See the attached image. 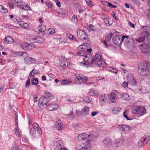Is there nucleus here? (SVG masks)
I'll return each mask as SVG.
<instances>
[{"instance_id":"f257e3e1","label":"nucleus","mask_w":150,"mask_h":150,"mask_svg":"<svg viewBox=\"0 0 150 150\" xmlns=\"http://www.w3.org/2000/svg\"><path fill=\"white\" fill-rule=\"evenodd\" d=\"M150 67V62L143 61L139 66L138 71L142 75H148L149 74L148 69Z\"/></svg>"},{"instance_id":"f03ea898","label":"nucleus","mask_w":150,"mask_h":150,"mask_svg":"<svg viewBox=\"0 0 150 150\" xmlns=\"http://www.w3.org/2000/svg\"><path fill=\"white\" fill-rule=\"evenodd\" d=\"M131 110L134 114H139L140 116H143L146 113V110L144 106H134L131 108Z\"/></svg>"},{"instance_id":"7ed1b4c3","label":"nucleus","mask_w":150,"mask_h":150,"mask_svg":"<svg viewBox=\"0 0 150 150\" xmlns=\"http://www.w3.org/2000/svg\"><path fill=\"white\" fill-rule=\"evenodd\" d=\"M94 58L95 62L97 63L99 66L102 67H106V64L102 59L101 55L100 52L96 53Z\"/></svg>"},{"instance_id":"20e7f679","label":"nucleus","mask_w":150,"mask_h":150,"mask_svg":"<svg viewBox=\"0 0 150 150\" xmlns=\"http://www.w3.org/2000/svg\"><path fill=\"white\" fill-rule=\"evenodd\" d=\"M91 148L90 141L88 140L78 146L76 150H90Z\"/></svg>"},{"instance_id":"39448f33","label":"nucleus","mask_w":150,"mask_h":150,"mask_svg":"<svg viewBox=\"0 0 150 150\" xmlns=\"http://www.w3.org/2000/svg\"><path fill=\"white\" fill-rule=\"evenodd\" d=\"M87 79V77L85 76H77L74 78V81L76 83L81 84L84 83Z\"/></svg>"},{"instance_id":"423d86ee","label":"nucleus","mask_w":150,"mask_h":150,"mask_svg":"<svg viewBox=\"0 0 150 150\" xmlns=\"http://www.w3.org/2000/svg\"><path fill=\"white\" fill-rule=\"evenodd\" d=\"M140 48L144 53H147L150 52V45L148 43H143L141 45Z\"/></svg>"},{"instance_id":"0eeeda50","label":"nucleus","mask_w":150,"mask_h":150,"mask_svg":"<svg viewBox=\"0 0 150 150\" xmlns=\"http://www.w3.org/2000/svg\"><path fill=\"white\" fill-rule=\"evenodd\" d=\"M142 28L144 29L146 40L150 43V28L148 26H143Z\"/></svg>"},{"instance_id":"6e6552de","label":"nucleus","mask_w":150,"mask_h":150,"mask_svg":"<svg viewBox=\"0 0 150 150\" xmlns=\"http://www.w3.org/2000/svg\"><path fill=\"white\" fill-rule=\"evenodd\" d=\"M61 59L60 60L59 64L63 67H66L69 65L70 63L68 60L64 57H61Z\"/></svg>"},{"instance_id":"1a4fd4ad","label":"nucleus","mask_w":150,"mask_h":150,"mask_svg":"<svg viewBox=\"0 0 150 150\" xmlns=\"http://www.w3.org/2000/svg\"><path fill=\"white\" fill-rule=\"evenodd\" d=\"M86 34L85 32L82 30H79L77 32V35L78 38L81 40H85L86 38Z\"/></svg>"},{"instance_id":"9d476101","label":"nucleus","mask_w":150,"mask_h":150,"mask_svg":"<svg viewBox=\"0 0 150 150\" xmlns=\"http://www.w3.org/2000/svg\"><path fill=\"white\" fill-rule=\"evenodd\" d=\"M113 42L114 44L119 45L122 42V36L120 35H116L112 38Z\"/></svg>"},{"instance_id":"9b49d317","label":"nucleus","mask_w":150,"mask_h":150,"mask_svg":"<svg viewBox=\"0 0 150 150\" xmlns=\"http://www.w3.org/2000/svg\"><path fill=\"white\" fill-rule=\"evenodd\" d=\"M84 62H86L88 64H92L95 61L94 59L90 54H88L87 56H85L83 58Z\"/></svg>"},{"instance_id":"f8f14e48","label":"nucleus","mask_w":150,"mask_h":150,"mask_svg":"<svg viewBox=\"0 0 150 150\" xmlns=\"http://www.w3.org/2000/svg\"><path fill=\"white\" fill-rule=\"evenodd\" d=\"M112 140L110 137H106L103 141V146L105 147H108L112 144Z\"/></svg>"},{"instance_id":"ddd939ff","label":"nucleus","mask_w":150,"mask_h":150,"mask_svg":"<svg viewBox=\"0 0 150 150\" xmlns=\"http://www.w3.org/2000/svg\"><path fill=\"white\" fill-rule=\"evenodd\" d=\"M117 93L118 91L117 90H116L112 91L110 94L109 98L112 103L115 102L117 100V98L116 96Z\"/></svg>"},{"instance_id":"4468645a","label":"nucleus","mask_w":150,"mask_h":150,"mask_svg":"<svg viewBox=\"0 0 150 150\" xmlns=\"http://www.w3.org/2000/svg\"><path fill=\"white\" fill-rule=\"evenodd\" d=\"M27 55L24 58V62L27 64H33L35 62V59L32 57H31L27 56Z\"/></svg>"},{"instance_id":"2eb2a0df","label":"nucleus","mask_w":150,"mask_h":150,"mask_svg":"<svg viewBox=\"0 0 150 150\" xmlns=\"http://www.w3.org/2000/svg\"><path fill=\"white\" fill-rule=\"evenodd\" d=\"M145 33L144 30V29H143V30L140 33L141 37H139V38L137 39L136 40V41L139 42H141L144 40L146 38Z\"/></svg>"},{"instance_id":"dca6fc26","label":"nucleus","mask_w":150,"mask_h":150,"mask_svg":"<svg viewBox=\"0 0 150 150\" xmlns=\"http://www.w3.org/2000/svg\"><path fill=\"white\" fill-rule=\"evenodd\" d=\"M87 136H88V139H90L91 141H93L98 136V134L97 133L93 132L89 134H88Z\"/></svg>"},{"instance_id":"f3484780","label":"nucleus","mask_w":150,"mask_h":150,"mask_svg":"<svg viewBox=\"0 0 150 150\" xmlns=\"http://www.w3.org/2000/svg\"><path fill=\"white\" fill-rule=\"evenodd\" d=\"M39 103L42 105H46L48 102V100L47 97L43 96L39 99Z\"/></svg>"},{"instance_id":"a211bd4d","label":"nucleus","mask_w":150,"mask_h":150,"mask_svg":"<svg viewBox=\"0 0 150 150\" xmlns=\"http://www.w3.org/2000/svg\"><path fill=\"white\" fill-rule=\"evenodd\" d=\"M119 129L120 131H127L129 130L130 128L128 125H119Z\"/></svg>"},{"instance_id":"6ab92c4d","label":"nucleus","mask_w":150,"mask_h":150,"mask_svg":"<svg viewBox=\"0 0 150 150\" xmlns=\"http://www.w3.org/2000/svg\"><path fill=\"white\" fill-rule=\"evenodd\" d=\"M47 108L48 110L50 111L55 110L58 108V106L56 105V104H51L48 105Z\"/></svg>"},{"instance_id":"aec40b11","label":"nucleus","mask_w":150,"mask_h":150,"mask_svg":"<svg viewBox=\"0 0 150 150\" xmlns=\"http://www.w3.org/2000/svg\"><path fill=\"white\" fill-rule=\"evenodd\" d=\"M127 77L128 81L131 82L132 85H135L136 84V81L133 76H127Z\"/></svg>"},{"instance_id":"412c9836","label":"nucleus","mask_w":150,"mask_h":150,"mask_svg":"<svg viewBox=\"0 0 150 150\" xmlns=\"http://www.w3.org/2000/svg\"><path fill=\"white\" fill-rule=\"evenodd\" d=\"M129 36H122V42L124 40V42H125L126 44L129 43L130 41H131L132 40L131 39L129 38Z\"/></svg>"},{"instance_id":"4be33fe9","label":"nucleus","mask_w":150,"mask_h":150,"mask_svg":"<svg viewBox=\"0 0 150 150\" xmlns=\"http://www.w3.org/2000/svg\"><path fill=\"white\" fill-rule=\"evenodd\" d=\"M22 47L24 49L27 47L29 49H32L35 47V46L33 44H29L28 43H25L22 45Z\"/></svg>"},{"instance_id":"5701e85b","label":"nucleus","mask_w":150,"mask_h":150,"mask_svg":"<svg viewBox=\"0 0 150 150\" xmlns=\"http://www.w3.org/2000/svg\"><path fill=\"white\" fill-rule=\"evenodd\" d=\"M141 138L142 141H143V144L145 145L149 141L150 139V137L148 135H145L143 138Z\"/></svg>"},{"instance_id":"b1692460","label":"nucleus","mask_w":150,"mask_h":150,"mask_svg":"<svg viewBox=\"0 0 150 150\" xmlns=\"http://www.w3.org/2000/svg\"><path fill=\"white\" fill-rule=\"evenodd\" d=\"M62 141L60 140L54 142V148L57 150L60 149V146H61V144L62 143Z\"/></svg>"},{"instance_id":"393cba45","label":"nucleus","mask_w":150,"mask_h":150,"mask_svg":"<svg viewBox=\"0 0 150 150\" xmlns=\"http://www.w3.org/2000/svg\"><path fill=\"white\" fill-rule=\"evenodd\" d=\"M88 136H87V134L85 133H82L79 135L78 136V139L79 140H83L85 139H88Z\"/></svg>"},{"instance_id":"a878e982","label":"nucleus","mask_w":150,"mask_h":150,"mask_svg":"<svg viewBox=\"0 0 150 150\" xmlns=\"http://www.w3.org/2000/svg\"><path fill=\"white\" fill-rule=\"evenodd\" d=\"M56 127L57 129L60 130L62 129V125L61 122V120H58L56 123Z\"/></svg>"},{"instance_id":"bb28decb","label":"nucleus","mask_w":150,"mask_h":150,"mask_svg":"<svg viewBox=\"0 0 150 150\" xmlns=\"http://www.w3.org/2000/svg\"><path fill=\"white\" fill-rule=\"evenodd\" d=\"M90 108L87 106H84L81 111L82 113L87 115L88 113Z\"/></svg>"},{"instance_id":"cd10ccee","label":"nucleus","mask_w":150,"mask_h":150,"mask_svg":"<svg viewBox=\"0 0 150 150\" xmlns=\"http://www.w3.org/2000/svg\"><path fill=\"white\" fill-rule=\"evenodd\" d=\"M99 100L100 103L102 105H103L105 103V102L107 100V99L105 97V96L104 95H101L100 96H99Z\"/></svg>"},{"instance_id":"c85d7f7f","label":"nucleus","mask_w":150,"mask_h":150,"mask_svg":"<svg viewBox=\"0 0 150 150\" xmlns=\"http://www.w3.org/2000/svg\"><path fill=\"white\" fill-rule=\"evenodd\" d=\"M108 69L109 71L115 74H117L118 72V70L115 68L109 67Z\"/></svg>"},{"instance_id":"c756f323","label":"nucleus","mask_w":150,"mask_h":150,"mask_svg":"<svg viewBox=\"0 0 150 150\" xmlns=\"http://www.w3.org/2000/svg\"><path fill=\"white\" fill-rule=\"evenodd\" d=\"M124 142L122 139H118L116 141L115 143V146L117 147H118L121 146L123 143Z\"/></svg>"},{"instance_id":"7c9ffc66","label":"nucleus","mask_w":150,"mask_h":150,"mask_svg":"<svg viewBox=\"0 0 150 150\" xmlns=\"http://www.w3.org/2000/svg\"><path fill=\"white\" fill-rule=\"evenodd\" d=\"M20 25L22 27L25 29H28L29 28L28 24L24 22H21L20 23Z\"/></svg>"},{"instance_id":"2f4dec72","label":"nucleus","mask_w":150,"mask_h":150,"mask_svg":"<svg viewBox=\"0 0 150 150\" xmlns=\"http://www.w3.org/2000/svg\"><path fill=\"white\" fill-rule=\"evenodd\" d=\"M71 81H69L67 79H65L62 80L61 82V84L64 85H68L71 83Z\"/></svg>"},{"instance_id":"473e14b6","label":"nucleus","mask_w":150,"mask_h":150,"mask_svg":"<svg viewBox=\"0 0 150 150\" xmlns=\"http://www.w3.org/2000/svg\"><path fill=\"white\" fill-rule=\"evenodd\" d=\"M19 147V144H13L11 147V150H18Z\"/></svg>"},{"instance_id":"72a5a7b5","label":"nucleus","mask_w":150,"mask_h":150,"mask_svg":"<svg viewBox=\"0 0 150 150\" xmlns=\"http://www.w3.org/2000/svg\"><path fill=\"white\" fill-rule=\"evenodd\" d=\"M87 52L85 50H81L78 52L77 55L79 56H87L86 55Z\"/></svg>"},{"instance_id":"f704fd0d","label":"nucleus","mask_w":150,"mask_h":150,"mask_svg":"<svg viewBox=\"0 0 150 150\" xmlns=\"http://www.w3.org/2000/svg\"><path fill=\"white\" fill-rule=\"evenodd\" d=\"M38 28L39 31L40 32H44L46 30V28L43 25H42L40 26H39Z\"/></svg>"},{"instance_id":"c9c22d12","label":"nucleus","mask_w":150,"mask_h":150,"mask_svg":"<svg viewBox=\"0 0 150 150\" xmlns=\"http://www.w3.org/2000/svg\"><path fill=\"white\" fill-rule=\"evenodd\" d=\"M113 35V33H112L107 34L106 35L105 37V40H106L107 41H109L110 40Z\"/></svg>"},{"instance_id":"e433bc0d","label":"nucleus","mask_w":150,"mask_h":150,"mask_svg":"<svg viewBox=\"0 0 150 150\" xmlns=\"http://www.w3.org/2000/svg\"><path fill=\"white\" fill-rule=\"evenodd\" d=\"M89 94L91 96H97L98 93L96 91H93L92 89H90L89 92Z\"/></svg>"},{"instance_id":"4c0bfd02","label":"nucleus","mask_w":150,"mask_h":150,"mask_svg":"<svg viewBox=\"0 0 150 150\" xmlns=\"http://www.w3.org/2000/svg\"><path fill=\"white\" fill-rule=\"evenodd\" d=\"M35 129L33 127L30 129V134L33 136L35 135Z\"/></svg>"},{"instance_id":"58836bf2","label":"nucleus","mask_w":150,"mask_h":150,"mask_svg":"<svg viewBox=\"0 0 150 150\" xmlns=\"http://www.w3.org/2000/svg\"><path fill=\"white\" fill-rule=\"evenodd\" d=\"M6 40L8 41V43L11 44L13 42V40L10 37L8 36L7 38H6Z\"/></svg>"},{"instance_id":"ea45409f","label":"nucleus","mask_w":150,"mask_h":150,"mask_svg":"<svg viewBox=\"0 0 150 150\" xmlns=\"http://www.w3.org/2000/svg\"><path fill=\"white\" fill-rule=\"evenodd\" d=\"M18 126L16 127L15 128V129L14 130V131H15V133H16V135L18 136H19L20 137H21V135L20 134V132L19 131V129H18Z\"/></svg>"},{"instance_id":"a19ab883","label":"nucleus","mask_w":150,"mask_h":150,"mask_svg":"<svg viewBox=\"0 0 150 150\" xmlns=\"http://www.w3.org/2000/svg\"><path fill=\"white\" fill-rule=\"evenodd\" d=\"M17 54L18 55L24 57L27 55V53L26 52H17Z\"/></svg>"},{"instance_id":"79ce46f5","label":"nucleus","mask_w":150,"mask_h":150,"mask_svg":"<svg viewBox=\"0 0 150 150\" xmlns=\"http://www.w3.org/2000/svg\"><path fill=\"white\" fill-rule=\"evenodd\" d=\"M32 83L35 85H37L38 84V81L37 78H35L32 80Z\"/></svg>"},{"instance_id":"37998d69","label":"nucleus","mask_w":150,"mask_h":150,"mask_svg":"<svg viewBox=\"0 0 150 150\" xmlns=\"http://www.w3.org/2000/svg\"><path fill=\"white\" fill-rule=\"evenodd\" d=\"M38 74V70L35 69H33L31 71L29 75H36Z\"/></svg>"},{"instance_id":"c03bdc74","label":"nucleus","mask_w":150,"mask_h":150,"mask_svg":"<svg viewBox=\"0 0 150 150\" xmlns=\"http://www.w3.org/2000/svg\"><path fill=\"white\" fill-rule=\"evenodd\" d=\"M88 29L89 30H91L93 31H95L96 30V29L94 27V26L90 24L88 27Z\"/></svg>"},{"instance_id":"a18cd8bd","label":"nucleus","mask_w":150,"mask_h":150,"mask_svg":"<svg viewBox=\"0 0 150 150\" xmlns=\"http://www.w3.org/2000/svg\"><path fill=\"white\" fill-rule=\"evenodd\" d=\"M108 41L106 40H103L101 41V43H103L105 45V47L107 48H108L109 46V45L107 43Z\"/></svg>"},{"instance_id":"49530a36","label":"nucleus","mask_w":150,"mask_h":150,"mask_svg":"<svg viewBox=\"0 0 150 150\" xmlns=\"http://www.w3.org/2000/svg\"><path fill=\"white\" fill-rule=\"evenodd\" d=\"M129 96L128 94L127 93H124L122 95V98L123 99L127 100Z\"/></svg>"},{"instance_id":"de8ad7c7","label":"nucleus","mask_w":150,"mask_h":150,"mask_svg":"<svg viewBox=\"0 0 150 150\" xmlns=\"http://www.w3.org/2000/svg\"><path fill=\"white\" fill-rule=\"evenodd\" d=\"M84 101L87 103L90 102L91 100V98L89 97H86L84 98Z\"/></svg>"},{"instance_id":"09e8293b","label":"nucleus","mask_w":150,"mask_h":150,"mask_svg":"<svg viewBox=\"0 0 150 150\" xmlns=\"http://www.w3.org/2000/svg\"><path fill=\"white\" fill-rule=\"evenodd\" d=\"M68 117L71 119H72L74 117V114L72 111H71L70 113L68 114Z\"/></svg>"},{"instance_id":"8fccbe9b","label":"nucleus","mask_w":150,"mask_h":150,"mask_svg":"<svg viewBox=\"0 0 150 150\" xmlns=\"http://www.w3.org/2000/svg\"><path fill=\"white\" fill-rule=\"evenodd\" d=\"M22 8L25 10H30L31 9L30 8L28 5H23Z\"/></svg>"},{"instance_id":"3c124183","label":"nucleus","mask_w":150,"mask_h":150,"mask_svg":"<svg viewBox=\"0 0 150 150\" xmlns=\"http://www.w3.org/2000/svg\"><path fill=\"white\" fill-rule=\"evenodd\" d=\"M16 2L17 3V5L18 6L20 7H22L23 5V3L22 1H17Z\"/></svg>"},{"instance_id":"603ef678","label":"nucleus","mask_w":150,"mask_h":150,"mask_svg":"<svg viewBox=\"0 0 150 150\" xmlns=\"http://www.w3.org/2000/svg\"><path fill=\"white\" fill-rule=\"evenodd\" d=\"M47 32L49 34H53L55 32V30L54 29L50 28L47 30Z\"/></svg>"},{"instance_id":"864d4df0","label":"nucleus","mask_w":150,"mask_h":150,"mask_svg":"<svg viewBox=\"0 0 150 150\" xmlns=\"http://www.w3.org/2000/svg\"><path fill=\"white\" fill-rule=\"evenodd\" d=\"M66 36L70 40L73 39L74 37L73 35L69 33H67Z\"/></svg>"},{"instance_id":"5fc2aeb1","label":"nucleus","mask_w":150,"mask_h":150,"mask_svg":"<svg viewBox=\"0 0 150 150\" xmlns=\"http://www.w3.org/2000/svg\"><path fill=\"white\" fill-rule=\"evenodd\" d=\"M115 14H116V12L115 11H113L112 12V16L113 18L114 19L118 21V19L117 17L115 16Z\"/></svg>"},{"instance_id":"6e6d98bb","label":"nucleus","mask_w":150,"mask_h":150,"mask_svg":"<svg viewBox=\"0 0 150 150\" xmlns=\"http://www.w3.org/2000/svg\"><path fill=\"white\" fill-rule=\"evenodd\" d=\"M30 82V79L29 78V77L25 83V87H26L29 86Z\"/></svg>"},{"instance_id":"4d7b16f0","label":"nucleus","mask_w":150,"mask_h":150,"mask_svg":"<svg viewBox=\"0 0 150 150\" xmlns=\"http://www.w3.org/2000/svg\"><path fill=\"white\" fill-rule=\"evenodd\" d=\"M86 2L88 6H91L92 5V2L91 0H86Z\"/></svg>"},{"instance_id":"13d9d810","label":"nucleus","mask_w":150,"mask_h":150,"mask_svg":"<svg viewBox=\"0 0 150 150\" xmlns=\"http://www.w3.org/2000/svg\"><path fill=\"white\" fill-rule=\"evenodd\" d=\"M8 4L10 8L11 9H13L14 8V5L13 3L9 2H8Z\"/></svg>"},{"instance_id":"bf43d9fd","label":"nucleus","mask_w":150,"mask_h":150,"mask_svg":"<svg viewBox=\"0 0 150 150\" xmlns=\"http://www.w3.org/2000/svg\"><path fill=\"white\" fill-rule=\"evenodd\" d=\"M107 6H108L109 7L111 8H116V5H114L108 2L107 4Z\"/></svg>"},{"instance_id":"052dcab7","label":"nucleus","mask_w":150,"mask_h":150,"mask_svg":"<svg viewBox=\"0 0 150 150\" xmlns=\"http://www.w3.org/2000/svg\"><path fill=\"white\" fill-rule=\"evenodd\" d=\"M9 86L11 88L13 89L14 88L15 86V84L14 83L10 82Z\"/></svg>"},{"instance_id":"680f3d73","label":"nucleus","mask_w":150,"mask_h":150,"mask_svg":"<svg viewBox=\"0 0 150 150\" xmlns=\"http://www.w3.org/2000/svg\"><path fill=\"white\" fill-rule=\"evenodd\" d=\"M44 97H47V98H50L51 96V94L49 92H47L45 93L44 94Z\"/></svg>"},{"instance_id":"e2e57ef3","label":"nucleus","mask_w":150,"mask_h":150,"mask_svg":"<svg viewBox=\"0 0 150 150\" xmlns=\"http://www.w3.org/2000/svg\"><path fill=\"white\" fill-rule=\"evenodd\" d=\"M127 111H125V112H124V113H123L124 116L127 120H131V119L128 118V116H127Z\"/></svg>"},{"instance_id":"0e129e2a","label":"nucleus","mask_w":150,"mask_h":150,"mask_svg":"<svg viewBox=\"0 0 150 150\" xmlns=\"http://www.w3.org/2000/svg\"><path fill=\"white\" fill-rule=\"evenodd\" d=\"M55 2L56 3L57 5L59 7L61 6L60 3L59 1L58 0H54Z\"/></svg>"},{"instance_id":"69168bd1","label":"nucleus","mask_w":150,"mask_h":150,"mask_svg":"<svg viewBox=\"0 0 150 150\" xmlns=\"http://www.w3.org/2000/svg\"><path fill=\"white\" fill-rule=\"evenodd\" d=\"M142 143L143 144V141H142V138H140L138 142V145L139 146H142Z\"/></svg>"},{"instance_id":"338daca9","label":"nucleus","mask_w":150,"mask_h":150,"mask_svg":"<svg viewBox=\"0 0 150 150\" xmlns=\"http://www.w3.org/2000/svg\"><path fill=\"white\" fill-rule=\"evenodd\" d=\"M119 110V108L118 107H116L115 108H113L112 109V112L113 113H115V112H117Z\"/></svg>"},{"instance_id":"774afa93","label":"nucleus","mask_w":150,"mask_h":150,"mask_svg":"<svg viewBox=\"0 0 150 150\" xmlns=\"http://www.w3.org/2000/svg\"><path fill=\"white\" fill-rule=\"evenodd\" d=\"M81 113H82L81 111L76 110V115L77 116L80 115Z\"/></svg>"}]
</instances>
